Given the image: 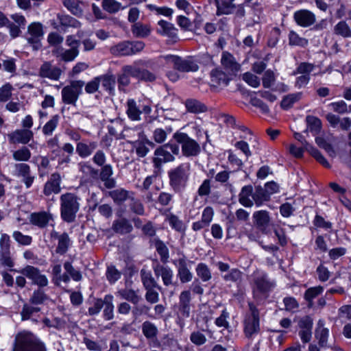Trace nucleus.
<instances>
[{"mask_svg": "<svg viewBox=\"0 0 351 351\" xmlns=\"http://www.w3.org/2000/svg\"><path fill=\"white\" fill-rule=\"evenodd\" d=\"M191 172L189 162H183L168 171L169 185L175 192L182 191L187 185Z\"/></svg>", "mask_w": 351, "mask_h": 351, "instance_id": "f257e3e1", "label": "nucleus"}, {"mask_svg": "<svg viewBox=\"0 0 351 351\" xmlns=\"http://www.w3.org/2000/svg\"><path fill=\"white\" fill-rule=\"evenodd\" d=\"M80 198L72 193H66L60 196V214L62 219L68 223L75 221L80 210Z\"/></svg>", "mask_w": 351, "mask_h": 351, "instance_id": "f03ea898", "label": "nucleus"}, {"mask_svg": "<svg viewBox=\"0 0 351 351\" xmlns=\"http://www.w3.org/2000/svg\"><path fill=\"white\" fill-rule=\"evenodd\" d=\"M13 351H46L44 344L32 332H23L15 338Z\"/></svg>", "mask_w": 351, "mask_h": 351, "instance_id": "7ed1b4c3", "label": "nucleus"}, {"mask_svg": "<svg viewBox=\"0 0 351 351\" xmlns=\"http://www.w3.org/2000/svg\"><path fill=\"white\" fill-rule=\"evenodd\" d=\"M173 138L181 145L182 155L185 157L197 156L201 152L199 144L184 132H177L173 134Z\"/></svg>", "mask_w": 351, "mask_h": 351, "instance_id": "20e7f679", "label": "nucleus"}, {"mask_svg": "<svg viewBox=\"0 0 351 351\" xmlns=\"http://www.w3.org/2000/svg\"><path fill=\"white\" fill-rule=\"evenodd\" d=\"M180 148L176 144L167 143L159 147L154 151L155 157L153 158L154 166L159 167L162 164L175 160L174 155H178Z\"/></svg>", "mask_w": 351, "mask_h": 351, "instance_id": "39448f33", "label": "nucleus"}, {"mask_svg": "<svg viewBox=\"0 0 351 351\" xmlns=\"http://www.w3.org/2000/svg\"><path fill=\"white\" fill-rule=\"evenodd\" d=\"M249 309L243 322L244 333L247 338H252L260 331L259 311L252 303H249Z\"/></svg>", "mask_w": 351, "mask_h": 351, "instance_id": "423d86ee", "label": "nucleus"}, {"mask_svg": "<svg viewBox=\"0 0 351 351\" xmlns=\"http://www.w3.org/2000/svg\"><path fill=\"white\" fill-rule=\"evenodd\" d=\"M161 58L167 63L172 64L173 69L180 72H195L199 69L197 63L190 58L183 59L174 55L164 56Z\"/></svg>", "mask_w": 351, "mask_h": 351, "instance_id": "0eeeda50", "label": "nucleus"}, {"mask_svg": "<svg viewBox=\"0 0 351 351\" xmlns=\"http://www.w3.org/2000/svg\"><path fill=\"white\" fill-rule=\"evenodd\" d=\"M84 82L75 80L71 82L69 85L64 86L61 91L62 101L66 104L75 106L79 96L82 93V88Z\"/></svg>", "mask_w": 351, "mask_h": 351, "instance_id": "6e6552de", "label": "nucleus"}, {"mask_svg": "<svg viewBox=\"0 0 351 351\" xmlns=\"http://www.w3.org/2000/svg\"><path fill=\"white\" fill-rule=\"evenodd\" d=\"M43 36V25L41 23L32 22L27 26L25 38L34 50L37 51L41 48Z\"/></svg>", "mask_w": 351, "mask_h": 351, "instance_id": "1a4fd4ad", "label": "nucleus"}, {"mask_svg": "<svg viewBox=\"0 0 351 351\" xmlns=\"http://www.w3.org/2000/svg\"><path fill=\"white\" fill-rule=\"evenodd\" d=\"M21 273L32 280V283L40 287H46L48 285V279L46 276L42 274L40 270L31 265L24 267Z\"/></svg>", "mask_w": 351, "mask_h": 351, "instance_id": "9d476101", "label": "nucleus"}, {"mask_svg": "<svg viewBox=\"0 0 351 351\" xmlns=\"http://www.w3.org/2000/svg\"><path fill=\"white\" fill-rule=\"evenodd\" d=\"M34 136V133L28 129H19L8 134L9 141L13 144H27Z\"/></svg>", "mask_w": 351, "mask_h": 351, "instance_id": "9b49d317", "label": "nucleus"}, {"mask_svg": "<svg viewBox=\"0 0 351 351\" xmlns=\"http://www.w3.org/2000/svg\"><path fill=\"white\" fill-rule=\"evenodd\" d=\"M153 270L156 277H161L165 286L173 285V271L169 267L157 263L154 265Z\"/></svg>", "mask_w": 351, "mask_h": 351, "instance_id": "f8f14e48", "label": "nucleus"}, {"mask_svg": "<svg viewBox=\"0 0 351 351\" xmlns=\"http://www.w3.org/2000/svg\"><path fill=\"white\" fill-rule=\"evenodd\" d=\"M174 264L178 268V277L179 278L181 283H187L191 281L193 278V274L190 271L187 266V261L184 256L174 262Z\"/></svg>", "mask_w": 351, "mask_h": 351, "instance_id": "ddd939ff", "label": "nucleus"}, {"mask_svg": "<svg viewBox=\"0 0 351 351\" xmlns=\"http://www.w3.org/2000/svg\"><path fill=\"white\" fill-rule=\"evenodd\" d=\"M255 288L254 295L257 297L258 294L265 293L271 290L274 284L269 281L265 274H258L254 278Z\"/></svg>", "mask_w": 351, "mask_h": 351, "instance_id": "4468645a", "label": "nucleus"}, {"mask_svg": "<svg viewBox=\"0 0 351 351\" xmlns=\"http://www.w3.org/2000/svg\"><path fill=\"white\" fill-rule=\"evenodd\" d=\"M293 18L296 23L304 27H309L315 23V15L308 10H300L294 13Z\"/></svg>", "mask_w": 351, "mask_h": 351, "instance_id": "2eb2a0df", "label": "nucleus"}, {"mask_svg": "<svg viewBox=\"0 0 351 351\" xmlns=\"http://www.w3.org/2000/svg\"><path fill=\"white\" fill-rule=\"evenodd\" d=\"M61 74V69L53 65L50 62H44L39 69L40 77H47L52 80H58Z\"/></svg>", "mask_w": 351, "mask_h": 351, "instance_id": "dca6fc26", "label": "nucleus"}, {"mask_svg": "<svg viewBox=\"0 0 351 351\" xmlns=\"http://www.w3.org/2000/svg\"><path fill=\"white\" fill-rule=\"evenodd\" d=\"M61 177L59 173H54L51 174L50 179L44 186L43 193L45 195H50L52 193H59L60 192Z\"/></svg>", "mask_w": 351, "mask_h": 351, "instance_id": "f3484780", "label": "nucleus"}, {"mask_svg": "<svg viewBox=\"0 0 351 351\" xmlns=\"http://www.w3.org/2000/svg\"><path fill=\"white\" fill-rule=\"evenodd\" d=\"M51 219L52 215L45 211L33 213L29 216L30 223L40 228H45Z\"/></svg>", "mask_w": 351, "mask_h": 351, "instance_id": "a211bd4d", "label": "nucleus"}, {"mask_svg": "<svg viewBox=\"0 0 351 351\" xmlns=\"http://www.w3.org/2000/svg\"><path fill=\"white\" fill-rule=\"evenodd\" d=\"M221 62L228 75H235L236 73L240 70V64H238L234 58L228 52L223 53Z\"/></svg>", "mask_w": 351, "mask_h": 351, "instance_id": "6ab92c4d", "label": "nucleus"}, {"mask_svg": "<svg viewBox=\"0 0 351 351\" xmlns=\"http://www.w3.org/2000/svg\"><path fill=\"white\" fill-rule=\"evenodd\" d=\"M51 237L58 240V246L56 250V253L60 254H65L67 252L71 243L68 234L64 232L59 234L58 232L52 231L51 232Z\"/></svg>", "mask_w": 351, "mask_h": 351, "instance_id": "aec40b11", "label": "nucleus"}, {"mask_svg": "<svg viewBox=\"0 0 351 351\" xmlns=\"http://www.w3.org/2000/svg\"><path fill=\"white\" fill-rule=\"evenodd\" d=\"M191 300V294L190 291L186 290L180 293L179 295L178 309L181 315L185 317L190 315V302Z\"/></svg>", "mask_w": 351, "mask_h": 351, "instance_id": "412c9836", "label": "nucleus"}, {"mask_svg": "<svg viewBox=\"0 0 351 351\" xmlns=\"http://www.w3.org/2000/svg\"><path fill=\"white\" fill-rule=\"evenodd\" d=\"M256 227L264 234H267V228L269 225L270 217L269 213L266 210H258L253 214Z\"/></svg>", "mask_w": 351, "mask_h": 351, "instance_id": "4be33fe9", "label": "nucleus"}, {"mask_svg": "<svg viewBox=\"0 0 351 351\" xmlns=\"http://www.w3.org/2000/svg\"><path fill=\"white\" fill-rule=\"evenodd\" d=\"M211 82L214 86H226L231 78L228 73H226L223 71L216 69L211 71Z\"/></svg>", "mask_w": 351, "mask_h": 351, "instance_id": "5701e85b", "label": "nucleus"}, {"mask_svg": "<svg viewBox=\"0 0 351 351\" xmlns=\"http://www.w3.org/2000/svg\"><path fill=\"white\" fill-rule=\"evenodd\" d=\"M112 173V168L110 165H103L99 177L107 189H113L116 186L115 180L111 178Z\"/></svg>", "mask_w": 351, "mask_h": 351, "instance_id": "b1692460", "label": "nucleus"}, {"mask_svg": "<svg viewBox=\"0 0 351 351\" xmlns=\"http://www.w3.org/2000/svg\"><path fill=\"white\" fill-rule=\"evenodd\" d=\"M329 330L324 327V322L319 319L315 331V337L318 341L320 347H326Z\"/></svg>", "mask_w": 351, "mask_h": 351, "instance_id": "393cba45", "label": "nucleus"}, {"mask_svg": "<svg viewBox=\"0 0 351 351\" xmlns=\"http://www.w3.org/2000/svg\"><path fill=\"white\" fill-rule=\"evenodd\" d=\"M112 229L116 233L125 234L132 231L133 226L128 219L121 218L113 221Z\"/></svg>", "mask_w": 351, "mask_h": 351, "instance_id": "a878e982", "label": "nucleus"}, {"mask_svg": "<svg viewBox=\"0 0 351 351\" xmlns=\"http://www.w3.org/2000/svg\"><path fill=\"white\" fill-rule=\"evenodd\" d=\"M184 104L187 112L193 114L205 112L208 110L207 106L204 103L194 98L186 99Z\"/></svg>", "mask_w": 351, "mask_h": 351, "instance_id": "bb28decb", "label": "nucleus"}, {"mask_svg": "<svg viewBox=\"0 0 351 351\" xmlns=\"http://www.w3.org/2000/svg\"><path fill=\"white\" fill-rule=\"evenodd\" d=\"M97 143L94 141L86 143L78 142L76 145V152L81 158H86L96 149Z\"/></svg>", "mask_w": 351, "mask_h": 351, "instance_id": "cd10ccee", "label": "nucleus"}, {"mask_svg": "<svg viewBox=\"0 0 351 351\" xmlns=\"http://www.w3.org/2000/svg\"><path fill=\"white\" fill-rule=\"evenodd\" d=\"M53 54L57 58H60L61 60L64 62L73 61L79 54V49L70 48L64 50L63 48H57L53 51Z\"/></svg>", "mask_w": 351, "mask_h": 351, "instance_id": "c85d7f7f", "label": "nucleus"}, {"mask_svg": "<svg viewBox=\"0 0 351 351\" xmlns=\"http://www.w3.org/2000/svg\"><path fill=\"white\" fill-rule=\"evenodd\" d=\"M132 194L131 192L121 188L108 191V195L112 199L115 204L119 205L130 199Z\"/></svg>", "mask_w": 351, "mask_h": 351, "instance_id": "c756f323", "label": "nucleus"}, {"mask_svg": "<svg viewBox=\"0 0 351 351\" xmlns=\"http://www.w3.org/2000/svg\"><path fill=\"white\" fill-rule=\"evenodd\" d=\"M63 5L73 15L80 17L83 14L84 3L78 0H63Z\"/></svg>", "mask_w": 351, "mask_h": 351, "instance_id": "7c9ffc66", "label": "nucleus"}, {"mask_svg": "<svg viewBox=\"0 0 351 351\" xmlns=\"http://www.w3.org/2000/svg\"><path fill=\"white\" fill-rule=\"evenodd\" d=\"M158 24L160 28L158 29L157 32L159 34L167 36L171 38H175L177 37V29L174 27L173 24L164 20L159 21Z\"/></svg>", "mask_w": 351, "mask_h": 351, "instance_id": "2f4dec72", "label": "nucleus"}, {"mask_svg": "<svg viewBox=\"0 0 351 351\" xmlns=\"http://www.w3.org/2000/svg\"><path fill=\"white\" fill-rule=\"evenodd\" d=\"M131 31L135 37L145 38L150 34L151 28L149 25L137 22L132 25Z\"/></svg>", "mask_w": 351, "mask_h": 351, "instance_id": "473e14b6", "label": "nucleus"}, {"mask_svg": "<svg viewBox=\"0 0 351 351\" xmlns=\"http://www.w3.org/2000/svg\"><path fill=\"white\" fill-rule=\"evenodd\" d=\"M57 20L62 27L78 28L81 26V23L80 21L67 14H58Z\"/></svg>", "mask_w": 351, "mask_h": 351, "instance_id": "72a5a7b5", "label": "nucleus"}, {"mask_svg": "<svg viewBox=\"0 0 351 351\" xmlns=\"http://www.w3.org/2000/svg\"><path fill=\"white\" fill-rule=\"evenodd\" d=\"M97 77L99 84L101 83L102 86L106 90H107L110 94H113L116 84L115 77L112 75L106 74Z\"/></svg>", "mask_w": 351, "mask_h": 351, "instance_id": "f704fd0d", "label": "nucleus"}, {"mask_svg": "<svg viewBox=\"0 0 351 351\" xmlns=\"http://www.w3.org/2000/svg\"><path fill=\"white\" fill-rule=\"evenodd\" d=\"M130 42L124 41L110 47V53L117 56H126L130 55Z\"/></svg>", "mask_w": 351, "mask_h": 351, "instance_id": "c9c22d12", "label": "nucleus"}, {"mask_svg": "<svg viewBox=\"0 0 351 351\" xmlns=\"http://www.w3.org/2000/svg\"><path fill=\"white\" fill-rule=\"evenodd\" d=\"M122 299L128 300L134 304H137L141 300V297L133 289H123L117 292Z\"/></svg>", "mask_w": 351, "mask_h": 351, "instance_id": "e433bc0d", "label": "nucleus"}, {"mask_svg": "<svg viewBox=\"0 0 351 351\" xmlns=\"http://www.w3.org/2000/svg\"><path fill=\"white\" fill-rule=\"evenodd\" d=\"M126 113L131 120L139 121L142 111L137 107L136 101L130 99L127 101Z\"/></svg>", "mask_w": 351, "mask_h": 351, "instance_id": "4c0bfd02", "label": "nucleus"}, {"mask_svg": "<svg viewBox=\"0 0 351 351\" xmlns=\"http://www.w3.org/2000/svg\"><path fill=\"white\" fill-rule=\"evenodd\" d=\"M141 281L143 282L145 289L151 288H157L160 289L161 287L158 285L154 278L152 276L150 271H147L145 269L141 271Z\"/></svg>", "mask_w": 351, "mask_h": 351, "instance_id": "58836bf2", "label": "nucleus"}, {"mask_svg": "<svg viewBox=\"0 0 351 351\" xmlns=\"http://www.w3.org/2000/svg\"><path fill=\"white\" fill-rule=\"evenodd\" d=\"M61 271L62 268L60 265H55L52 268V281L57 286H60L61 282L67 283L70 281V277L68 274H61Z\"/></svg>", "mask_w": 351, "mask_h": 351, "instance_id": "ea45409f", "label": "nucleus"}, {"mask_svg": "<svg viewBox=\"0 0 351 351\" xmlns=\"http://www.w3.org/2000/svg\"><path fill=\"white\" fill-rule=\"evenodd\" d=\"M113 296L112 295H106L104 298V317L106 320H111L114 317V304H113Z\"/></svg>", "mask_w": 351, "mask_h": 351, "instance_id": "a19ab883", "label": "nucleus"}, {"mask_svg": "<svg viewBox=\"0 0 351 351\" xmlns=\"http://www.w3.org/2000/svg\"><path fill=\"white\" fill-rule=\"evenodd\" d=\"M252 187L251 186H245L239 194V201L245 207H251L253 205V202L250 199L252 197Z\"/></svg>", "mask_w": 351, "mask_h": 351, "instance_id": "79ce46f5", "label": "nucleus"}, {"mask_svg": "<svg viewBox=\"0 0 351 351\" xmlns=\"http://www.w3.org/2000/svg\"><path fill=\"white\" fill-rule=\"evenodd\" d=\"M269 197L270 196L265 189L261 186L256 187L255 192L252 195V198L257 206H260L263 202L268 201Z\"/></svg>", "mask_w": 351, "mask_h": 351, "instance_id": "37998d69", "label": "nucleus"}, {"mask_svg": "<svg viewBox=\"0 0 351 351\" xmlns=\"http://www.w3.org/2000/svg\"><path fill=\"white\" fill-rule=\"evenodd\" d=\"M154 247L160 256V261L163 263H167L169 258V250L164 242L159 239H155L154 241Z\"/></svg>", "mask_w": 351, "mask_h": 351, "instance_id": "c03bdc74", "label": "nucleus"}, {"mask_svg": "<svg viewBox=\"0 0 351 351\" xmlns=\"http://www.w3.org/2000/svg\"><path fill=\"white\" fill-rule=\"evenodd\" d=\"M306 122L307 124V130L305 131L306 132L308 130L314 134H317L319 132L322 128V122L319 118L314 116L308 115L306 117Z\"/></svg>", "mask_w": 351, "mask_h": 351, "instance_id": "a18cd8bd", "label": "nucleus"}, {"mask_svg": "<svg viewBox=\"0 0 351 351\" xmlns=\"http://www.w3.org/2000/svg\"><path fill=\"white\" fill-rule=\"evenodd\" d=\"M324 291V287L322 286L313 287L308 289L304 293V299L308 302V306L312 307L313 305V299L320 295Z\"/></svg>", "mask_w": 351, "mask_h": 351, "instance_id": "49530a36", "label": "nucleus"}, {"mask_svg": "<svg viewBox=\"0 0 351 351\" xmlns=\"http://www.w3.org/2000/svg\"><path fill=\"white\" fill-rule=\"evenodd\" d=\"M234 0H221L217 5L218 15L220 14H229L232 13L234 9L236 8L233 3Z\"/></svg>", "mask_w": 351, "mask_h": 351, "instance_id": "de8ad7c7", "label": "nucleus"}, {"mask_svg": "<svg viewBox=\"0 0 351 351\" xmlns=\"http://www.w3.org/2000/svg\"><path fill=\"white\" fill-rule=\"evenodd\" d=\"M142 332L147 339H154L158 335V328L154 324L145 321L142 324Z\"/></svg>", "mask_w": 351, "mask_h": 351, "instance_id": "09e8293b", "label": "nucleus"}, {"mask_svg": "<svg viewBox=\"0 0 351 351\" xmlns=\"http://www.w3.org/2000/svg\"><path fill=\"white\" fill-rule=\"evenodd\" d=\"M302 97V93L289 94L285 96L281 101V107L283 109L290 108L293 104L299 101Z\"/></svg>", "mask_w": 351, "mask_h": 351, "instance_id": "8fccbe9b", "label": "nucleus"}, {"mask_svg": "<svg viewBox=\"0 0 351 351\" xmlns=\"http://www.w3.org/2000/svg\"><path fill=\"white\" fill-rule=\"evenodd\" d=\"M334 32L343 38L351 37V29L345 21L339 22L334 27Z\"/></svg>", "mask_w": 351, "mask_h": 351, "instance_id": "3c124183", "label": "nucleus"}, {"mask_svg": "<svg viewBox=\"0 0 351 351\" xmlns=\"http://www.w3.org/2000/svg\"><path fill=\"white\" fill-rule=\"evenodd\" d=\"M196 273L203 282H207L212 278L210 269L206 264L202 263L197 265Z\"/></svg>", "mask_w": 351, "mask_h": 351, "instance_id": "603ef678", "label": "nucleus"}, {"mask_svg": "<svg viewBox=\"0 0 351 351\" xmlns=\"http://www.w3.org/2000/svg\"><path fill=\"white\" fill-rule=\"evenodd\" d=\"M59 122V116L54 115L47 121L43 128V132L46 136H50L58 126Z\"/></svg>", "mask_w": 351, "mask_h": 351, "instance_id": "864d4df0", "label": "nucleus"}, {"mask_svg": "<svg viewBox=\"0 0 351 351\" xmlns=\"http://www.w3.org/2000/svg\"><path fill=\"white\" fill-rule=\"evenodd\" d=\"M64 268L66 271L65 274H67L75 281H80L82 279V275L81 272L76 270L72 265V264L66 261L64 263Z\"/></svg>", "mask_w": 351, "mask_h": 351, "instance_id": "5fc2aeb1", "label": "nucleus"}, {"mask_svg": "<svg viewBox=\"0 0 351 351\" xmlns=\"http://www.w3.org/2000/svg\"><path fill=\"white\" fill-rule=\"evenodd\" d=\"M102 7L108 13H116L121 8V3L115 0H103Z\"/></svg>", "mask_w": 351, "mask_h": 351, "instance_id": "6e6d98bb", "label": "nucleus"}, {"mask_svg": "<svg viewBox=\"0 0 351 351\" xmlns=\"http://www.w3.org/2000/svg\"><path fill=\"white\" fill-rule=\"evenodd\" d=\"M170 226L178 232H184L186 227L184 223L180 220L178 216L171 214L167 217Z\"/></svg>", "mask_w": 351, "mask_h": 351, "instance_id": "4d7b16f0", "label": "nucleus"}, {"mask_svg": "<svg viewBox=\"0 0 351 351\" xmlns=\"http://www.w3.org/2000/svg\"><path fill=\"white\" fill-rule=\"evenodd\" d=\"M330 106H331L334 112L339 114L351 112V106H348L347 104L343 100L332 102L330 104Z\"/></svg>", "mask_w": 351, "mask_h": 351, "instance_id": "13d9d810", "label": "nucleus"}, {"mask_svg": "<svg viewBox=\"0 0 351 351\" xmlns=\"http://www.w3.org/2000/svg\"><path fill=\"white\" fill-rule=\"evenodd\" d=\"M48 299V296L41 289L34 291L29 299V302L34 305L43 304Z\"/></svg>", "mask_w": 351, "mask_h": 351, "instance_id": "bf43d9fd", "label": "nucleus"}, {"mask_svg": "<svg viewBox=\"0 0 351 351\" xmlns=\"http://www.w3.org/2000/svg\"><path fill=\"white\" fill-rule=\"evenodd\" d=\"M12 156L16 161H28L31 157V152L28 148L23 147L14 152Z\"/></svg>", "mask_w": 351, "mask_h": 351, "instance_id": "052dcab7", "label": "nucleus"}, {"mask_svg": "<svg viewBox=\"0 0 351 351\" xmlns=\"http://www.w3.org/2000/svg\"><path fill=\"white\" fill-rule=\"evenodd\" d=\"M307 151L310 154L313 156L320 164L326 168H330V165L327 160L322 156V154L315 147L309 146L307 147Z\"/></svg>", "mask_w": 351, "mask_h": 351, "instance_id": "680f3d73", "label": "nucleus"}, {"mask_svg": "<svg viewBox=\"0 0 351 351\" xmlns=\"http://www.w3.org/2000/svg\"><path fill=\"white\" fill-rule=\"evenodd\" d=\"M40 311L39 307L32 306L27 304L23 305L21 312L22 320H27L36 313Z\"/></svg>", "mask_w": 351, "mask_h": 351, "instance_id": "e2e57ef3", "label": "nucleus"}, {"mask_svg": "<svg viewBox=\"0 0 351 351\" xmlns=\"http://www.w3.org/2000/svg\"><path fill=\"white\" fill-rule=\"evenodd\" d=\"M289 44L291 45H297L305 47L308 45V40L306 38L300 37L295 32L291 31L289 35Z\"/></svg>", "mask_w": 351, "mask_h": 351, "instance_id": "0e129e2a", "label": "nucleus"}, {"mask_svg": "<svg viewBox=\"0 0 351 351\" xmlns=\"http://www.w3.org/2000/svg\"><path fill=\"white\" fill-rule=\"evenodd\" d=\"M121 276V273L114 266H109L106 271V278L110 283L112 284L117 281Z\"/></svg>", "mask_w": 351, "mask_h": 351, "instance_id": "69168bd1", "label": "nucleus"}, {"mask_svg": "<svg viewBox=\"0 0 351 351\" xmlns=\"http://www.w3.org/2000/svg\"><path fill=\"white\" fill-rule=\"evenodd\" d=\"M315 68V65L308 62L300 63L296 70L293 72V75L302 74L308 75Z\"/></svg>", "mask_w": 351, "mask_h": 351, "instance_id": "338daca9", "label": "nucleus"}, {"mask_svg": "<svg viewBox=\"0 0 351 351\" xmlns=\"http://www.w3.org/2000/svg\"><path fill=\"white\" fill-rule=\"evenodd\" d=\"M12 86L8 83L0 88V101L5 102L12 96Z\"/></svg>", "mask_w": 351, "mask_h": 351, "instance_id": "774afa93", "label": "nucleus"}]
</instances>
